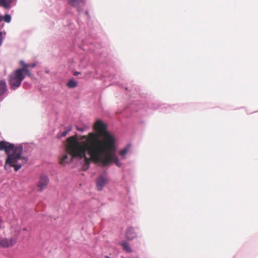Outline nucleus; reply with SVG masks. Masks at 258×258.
<instances>
[{
  "instance_id": "obj_14",
  "label": "nucleus",
  "mask_w": 258,
  "mask_h": 258,
  "mask_svg": "<svg viewBox=\"0 0 258 258\" xmlns=\"http://www.w3.org/2000/svg\"><path fill=\"white\" fill-rule=\"evenodd\" d=\"M78 82L74 79L70 80L67 84V86L69 88H74L77 86Z\"/></svg>"
},
{
  "instance_id": "obj_2",
  "label": "nucleus",
  "mask_w": 258,
  "mask_h": 258,
  "mask_svg": "<svg viewBox=\"0 0 258 258\" xmlns=\"http://www.w3.org/2000/svg\"><path fill=\"white\" fill-rule=\"evenodd\" d=\"M94 129L96 132L95 134L98 136L97 139L102 143L103 145L101 147L104 152V155L112 154V162H114L117 166L121 167V163L115 154V139L107 131L106 125L101 120H98L94 124Z\"/></svg>"
},
{
  "instance_id": "obj_12",
  "label": "nucleus",
  "mask_w": 258,
  "mask_h": 258,
  "mask_svg": "<svg viewBox=\"0 0 258 258\" xmlns=\"http://www.w3.org/2000/svg\"><path fill=\"white\" fill-rule=\"evenodd\" d=\"M0 7H3L5 9H10L11 1L7 0H0Z\"/></svg>"
},
{
  "instance_id": "obj_18",
  "label": "nucleus",
  "mask_w": 258,
  "mask_h": 258,
  "mask_svg": "<svg viewBox=\"0 0 258 258\" xmlns=\"http://www.w3.org/2000/svg\"><path fill=\"white\" fill-rule=\"evenodd\" d=\"M3 42V34L2 32H0V46L1 45Z\"/></svg>"
},
{
  "instance_id": "obj_5",
  "label": "nucleus",
  "mask_w": 258,
  "mask_h": 258,
  "mask_svg": "<svg viewBox=\"0 0 258 258\" xmlns=\"http://www.w3.org/2000/svg\"><path fill=\"white\" fill-rule=\"evenodd\" d=\"M49 181V180L47 176L45 175H41L37 183V186L38 188V190L41 192L45 189L47 187Z\"/></svg>"
},
{
  "instance_id": "obj_17",
  "label": "nucleus",
  "mask_w": 258,
  "mask_h": 258,
  "mask_svg": "<svg viewBox=\"0 0 258 258\" xmlns=\"http://www.w3.org/2000/svg\"><path fill=\"white\" fill-rule=\"evenodd\" d=\"M128 149L127 148L123 149L119 152V155L121 156H124L127 153Z\"/></svg>"
},
{
  "instance_id": "obj_10",
  "label": "nucleus",
  "mask_w": 258,
  "mask_h": 258,
  "mask_svg": "<svg viewBox=\"0 0 258 258\" xmlns=\"http://www.w3.org/2000/svg\"><path fill=\"white\" fill-rule=\"evenodd\" d=\"M126 238L128 240H132L136 237V234L135 232V229L133 227H130L127 229L126 231Z\"/></svg>"
},
{
  "instance_id": "obj_4",
  "label": "nucleus",
  "mask_w": 258,
  "mask_h": 258,
  "mask_svg": "<svg viewBox=\"0 0 258 258\" xmlns=\"http://www.w3.org/2000/svg\"><path fill=\"white\" fill-rule=\"evenodd\" d=\"M20 68L14 70L9 75V83L12 90L19 88L26 77L31 76V69L36 67V63H27L24 60L19 61Z\"/></svg>"
},
{
  "instance_id": "obj_3",
  "label": "nucleus",
  "mask_w": 258,
  "mask_h": 258,
  "mask_svg": "<svg viewBox=\"0 0 258 258\" xmlns=\"http://www.w3.org/2000/svg\"><path fill=\"white\" fill-rule=\"evenodd\" d=\"M0 150H4L8 155L6 160L5 168L6 165L9 164L10 166L14 167L15 171H17L28 161L27 157L21 156L23 153L22 146L15 147L13 144L1 141L0 142Z\"/></svg>"
},
{
  "instance_id": "obj_13",
  "label": "nucleus",
  "mask_w": 258,
  "mask_h": 258,
  "mask_svg": "<svg viewBox=\"0 0 258 258\" xmlns=\"http://www.w3.org/2000/svg\"><path fill=\"white\" fill-rule=\"evenodd\" d=\"M72 130V126L70 125L68 127V128L64 132L59 133L57 134V136L58 138H60L61 137H65L67 135V134Z\"/></svg>"
},
{
  "instance_id": "obj_15",
  "label": "nucleus",
  "mask_w": 258,
  "mask_h": 258,
  "mask_svg": "<svg viewBox=\"0 0 258 258\" xmlns=\"http://www.w3.org/2000/svg\"><path fill=\"white\" fill-rule=\"evenodd\" d=\"M122 246H123L124 249L127 251V252H130L131 251V248L130 247V246L128 244L127 242H123L122 243Z\"/></svg>"
},
{
  "instance_id": "obj_20",
  "label": "nucleus",
  "mask_w": 258,
  "mask_h": 258,
  "mask_svg": "<svg viewBox=\"0 0 258 258\" xmlns=\"http://www.w3.org/2000/svg\"><path fill=\"white\" fill-rule=\"evenodd\" d=\"M77 130H78V131H83V129H82V128H77Z\"/></svg>"
},
{
  "instance_id": "obj_8",
  "label": "nucleus",
  "mask_w": 258,
  "mask_h": 258,
  "mask_svg": "<svg viewBox=\"0 0 258 258\" xmlns=\"http://www.w3.org/2000/svg\"><path fill=\"white\" fill-rule=\"evenodd\" d=\"M59 163L62 165H65L72 161L74 158L71 157L70 159H69V156L67 154H63L59 157Z\"/></svg>"
},
{
  "instance_id": "obj_7",
  "label": "nucleus",
  "mask_w": 258,
  "mask_h": 258,
  "mask_svg": "<svg viewBox=\"0 0 258 258\" xmlns=\"http://www.w3.org/2000/svg\"><path fill=\"white\" fill-rule=\"evenodd\" d=\"M108 183V179L103 175H100L96 179V188L98 190H101L103 187Z\"/></svg>"
},
{
  "instance_id": "obj_6",
  "label": "nucleus",
  "mask_w": 258,
  "mask_h": 258,
  "mask_svg": "<svg viewBox=\"0 0 258 258\" xmlns=\"http://www.w3.org/2000/svg\"><path fill=\"white\" fill-rule=\"evenodd\" d=\"M16 242V239L13 238L0 239V247L8 248L13 246Z\"/></svg>"
},
{
  "instance_id": "obj_1",
  "label": "nucleus",
  "mask_w": 258,
  "mask_h": 258,
  "mask_svg": "<svg viewBox=\"0 0 258 258\" xmlns=\"http://www.w3.org/2000/svg\"><path fill=\"white\" fill-rule=\"evenodd\" d=\"M97 134L90 133L88 136H83L81 140H86L82 143L79 141L77 135L68 138L66 145L67 153L72 156V158H84L85 165L84 167L88 166L92 160L95 163H100L102 166H106L112 162V154L104 155L101 149L102 142L97 139Z\"/></svg>"
},
{
  "instance_id": "obj_16",
  "label": "nucleus",
  "mask_w": 258,
  "mask_h": 258,
  "mask_svg": "<svg viewBox=\"0 0 258 258\" xmlns=\"http://www.w3.org/2000/svg\"><path fill=\"white\" fill-rule=\"evenodd\" d=\"M4 20L7 23H10L11 21V17L10 15L7 14L5 15L4 18H3Z\"/></svg>"
},
{
  "instance_id": "obj_19",
  "label": "nucleus",
  "mask_w": 258,
  "mask_h": 258,
  "mask_svg": "<svg viewBox=\"0 0 258 258\" xmlns=\"http://www.w3.org/2000/svg\"><path fill=\"white\" fill-rule=\"evenodd\" d=\"M80 74L79 72H75L74 73V75L75 76H77L78 75H79Z\"/></svg>"
},
{
  "instance_id": "obj_11",
  "label": "nucleus",
  "mask_w": 258,
  "mask_h": 258,
  "mask_svg": "<svg viewBox=\"0 0 258 258\" xmlns=\"http://www.w3.org/2000/svg\"><path fill=\"white\" fill-rule=\"evenodd\" d=\"M68 3L73 7H77L80 4H84L83 0H68Z\"/></svg>"
},
{
  "instance_id": "obj_9",
  "label": "nucleus",
  "mask_w": 258,
  "mask_h": 258,
  "mask_svg": "<svg viewBox=\"0 0 258 258\" xmlns=\"http://www.w3.org/2000/svg\"><path fill=\"white\" fill-rule=\"evenodd\" d=\"M8 91V87L5 80H0V96L4 95Z\"/></svg>"
},
{
  "instance_id": "obj_21",
  "label": "nucleus",
  "mask_w": 258,
  "mask_h": 258,
  "mask_svg": "<svg viewBox=\"0 0 258 258\" xmlns=\"http://www.w3.org/2000/svg\"><path fill=\"white\" fill-rule=\"evenodd\" d=\"M3 20V17L0 16V22Z\"/></svg>"
}]
</instances>
